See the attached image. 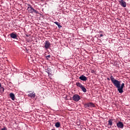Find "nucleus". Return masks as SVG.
Listing matches in <instances>:
<instances>
[{
	"label": "nucleus",
	"mask_w": 130,
	"mask_h": 130,
	"mask_svg": "<svg viewBox=\"0 0 130 130\" xmlns=\"http://www.w3.org/2000/svg\"><path fill=\"white\" fill-rule=\"evenodd\" d=\"M51 45V44L49 42V41H46L45 42V49H48L50 47V46Z\"/></svg>",
	"instance_id": "39448f33"
},
{
	"label": "nucleus",
	"mask_w": 130,
	"mask_h": 130,
	"mask_svg": "<svg viewBox=\"0 0 130 130\" xmlns=\"http://www.w3.org/2000/svg\"><path fill=\"white\" fill-rule=\"evenodd\" d=\"M46 73H47L48 76H49V75H50V69H49V70L47 69L46 71Z\"/></svg>",
	"instance_id": "a211bd4d"
},
{
	"label": "nucleus",
	"mask_w": 130,
	"mask_h": 130,
	"mask_svg": "<svg viewBox=\"0 0 130 130\" xmlns=\"http://www.w3.org/2000/svg\"><path fill=\"white\" fill-rule=\"evenodd\" d=\"M26 36L28 37V35H26Z\"/></svg>",
	"instance_id": "a878e982"
},
{
	"label": "nucleus",
	"mask_w": 130,
	"mask_h": 130,
	"mask_svg": "<svg viewBox=\"0 0 130 130\" xmlns=\"http://www.w3.org/2000/svg\"><path fill=\"white\" fill-rule=\"evenodd\" d=\"M119 3L121 7L123 8H126V2H124L123 0H119Z\"/></svg>",
	"instance_id": "423d86ee"
},
{
	"label": "nucleus",
	"mask_w": 130,
	"mask_h": 130,
	"mask_svg": "<svg viewBox=\"0 0 130 130\" xmlns=\"http://www.w3.org/2000/svg\"><path fill=\"white\" fill-rule=\"evenodd\" d=\"M27 10L29 13L31 14H33L34 13H36V14H39V12L37 11L36 10L34 9L32 6L29 5V7H27Z\"/></svg>",
	"instance_id": "f03ea898"
},
{
	"label": "nucleus",
	"mask_w": 130,
	"mask_h": 130,
	"mask_svg": "<svg viewBox=\"0 0 130 130\" xmlns=\"http://www.w3.org/2000/svg\"><path fill=\"white\" fill-rule=\"evenodd\" d=\"M28 97H30V98H35V93L34 92L30 93L27 95Z\"/></svg>",
	"instance_id": "9d476101"
},
{
	"label": "nucleus",
	"mask_w": 130,
	"mask_h": 130,
	"mask_svg": "<svg viewBox=\"0 0 130 130\" xmlns=\"http://www.w3.org/2000/svg\"><path fill=\"white\" fill-rule=\"evenodd\" d=\"M50 57H51L50 55H48L46 56V58H47V59H48V58H50Z\"/></svg>",
	"instance_id": "6ab92c4d"
},
{
	"label": "nucleus",
	"mask_w": 130,
	"mask_h": 130,
	"mask_svg": "<svg viewBox=\"0 0 130 130\" xmlns=\"http://www.w3.org/2000/svg\"><path fill=\"white\" fill-rule=\"evenodd\" d=\"M117 126L118 128H123V123L121 121H119L117 123Z\"/></svg>",
	"instance_id": "0eeeda50"
},
{
	"label": "nucleus",
	"mask_w": 130,
	"mask_h": 130,
	"mask_svg": "<svg viewBox=\"0 0 130 130\" xmlns=\"http://www.w3.org/2000/svg\"><path fill=\"white\" fill-rule=\"evenodd\" d=\"M84 108H88L90 107H95V105L93 103H88L84 104Z\"/></svg>",
	"instance_id": "20e7f679"
},
{
	"label": "nucleus",
	"mask_w": 130,
	"mask_h": 130,
	"mask_svg": "<svg viewBox=\"0 0 130 130\" xmlns=\"http://www.w3.org/2000/svg\"><path fill=\"white\" fill-rule=\"evenodd\" d=\"M108 125H110V126L112 125V119H110L108 120Z\"/></svg>",
	"instance_id": "f3484780"
},
{
	"label": "nucleus",
	"mask_w": 130,
	"mask_h": 130,
	"mask_svg": "<svg viewBox=\"0 0 130 130\" xmlns=\"http://www.w3.org/2000/svg\"><path fill=\"white\" fill-rule=\"evenodd\" d=\"M110 79L112 83L117 88L119 93H123V88L124 87V83H122L120 86V81L115 79L112 75L110 76Z\"/></svg>",
	"instance_id": "f257e3e1"
},
{
	"label": "nucleus",
	"mask_w": 130,
	"mask_h": 130,
	"mask_svg": "<svg viewBox=\"0 0 130 130\" xmlns=\"http://www.w3.org/2000/svg\"><path fill=\"white\" fill-rule=\"evenodd\" d=\"M10 97L12 100L14 101L15 100L16 97L15 96V94L13 93H10Z\"/></svg>",
	"instance_id": "9b49d317"
},
{
	"label": "nucleus",
	"mask_w": 130,
	"mask_h": 130,
	"mask_svg": "<svg viewBox=\"0 0 130 130\" xmlns=\"http://www.w3.org/2000/svg\"><path fill=\"white\" fill-rule=\"evenodd\" d=\"M54 23V24H56V25H57V26H58L59 29H60L62 27V26L60 25L59 23H58V22L55 21Z\"/></svg>",
	"instance_id": "4468645a"
},
{
	"label": "nucleus",
	"mask_w": 130,
	"mask_h": 130,
	"mask_svg": "<svg viewBox=\"0 0 130 130\" xmlns=\"http://www.w3.org/2000/svg\"><path fill=\"white\" fill-rule=\"evenodd\" d=\"M76 86H77V87H79V88H80V89L82 88V87L83 86V85H82V84H81V83H80V82H77L76 83Z\"/></svg>",
	"instance_id": "ddd939ff"
},
{
	"label": "nucleus",
	"mask_w": 130,
	"mask_h": 130,
	"mask_svg": "<svg viewBox=\"0 0 130 130\" xmlns=\"http://www.w3.org/2000/svg\"><path fill=\"white\" fill-rule=\"evenodd\" d=\"M107 79L108 80V81H110V80H111V79L109 78V77H107Z\"/></svg>",
	"instance_id": "4be33fe9"
},
{
	"label": "nucleus",
	"mask_w": 130,
	"mask_h": 130,
	"mask_svg": "<svg viewBox=\"0 0 130 130\" xmlns=\"http://www.w3.org/2000/svg\"><path fill=\"white\" fill-rule=\"evenodd\" d=\"M10 36L12 39H17V35L14 32L11 33Z\"/></svg>",
	"instance_id": "6e6552de"
},
{
	"label": "nucleus",
	"mask_w": 130,
	"mask_h": 130,
	"mask_svg": "<svg viewBox=\"0 0 130 130\" xmlns=\"http://www.w3.org/2000/svg\"><path fill=\"white\" fill-rule=\"evenodd\" d=\"M55 126H56L57 128L59 127L60 126V123L59 122H56L55 124Z\"/></svg>",
	"instance_id": "2eb2a0df"
},
{
	"label": "nucleus",
	"mask_w": 130,
	"mask_h": 130,
	"mask_svg": "<svg viewBox=\"0 0 130 130\" xmlns=\"http://www.w3.org/2000/svg\"><path fill=\"white\" fill-rule=\"evenodd\" d=\"M80 89H81L84 93H86V92H87V89H86V88H85V86H84V85Z\"/></svg>",
	"instance_id": "dca6fc26"
},
{
	"label": "nucleus",
	"mask_w": 130,
	"mask_h": 130,
	"mask_svg": "<svg viewBox=\"0 0 130 130\" xmlns=\"http://www.w3.org/2000/svg\"><path fill=\"white\" fill-rule=\"evenodd\" d=\"M99 33H103V31H100L99 32Z\"/></svg>",
	"instance_id": "b1692460"
},
{
	"label": "nucleus",
	"mask_w": 130,
	"mask_h": 130,
	"mask_svg": "<svg viewBox=\"0 0 130 130\" xmlns=\"http://www.w3.org/2000/svg\"><path fill=\"white\" fill-rule=\"evenodd\" d=\"M72 99L73 101H75V102H78L81 99V97L80 96V95H79V94H75L73 96Z\"/></svg>",
	"instance_id": "7ed1b4c3"
},
{
	"label": "nucleus",
	"mask_w": 130,
	"mask_h": 130,
	"mask_svg": "<svg viewBox=\"0 0 130 130\" xmlns=\"http://www.w3.org/2000/svg\"><path fill=\"white\" fill-rule=\"evenodd\" d=\"M79 80H81V81H87V80H88L86 77V76H85L84 75H81L80 77H79Z\"/></svg>",
	"instance_id": "1a4fd4ad"
},
{
	"label": "nucleus",
	"mask_w": 130,
	"mask_h": 130,
	"mask_svg": "<svg viewBox=\"0 0 130 130\" xmlns=\"http://www.w3.org/2000/svg\"><path fill=\"white\" fill-rule=\"evenodd\" d=\"M78 125H80V124H78Z\"/></svg>",
	"instance_id": "393cba45"
},
{
	"label": "nucleus",
	"mask_w": 130,
	"mask_h": 130,
	"mask_svg": "<svg viewBox=\"0 0 130 130\" xmlns=\"http://www.w3.org/2000/svg\"><path fill=\"white\" fill-rule=\"evenodd\" d=\"M91 74H95V71L94 70H91Z\"/></svg>",
	"instance_id": "aec40b11"
},
{
	"label": "nucleus",
	"mask_w": 130,
	"mask_h": 130,
	"mask_svg": "<svg viewBox=\"0 0 130 130\" xmlns=\"http://www.w3.org/2000/svg\"><path fill=\"white\" fill-rule=\"evenodd\" d=\"M100 37H103V35L101 34V35H100Z\"/></svg>",
	"instance_id": "5701e85b"
},
{
	"label": "nucleus",
	"mask_w": 130,
	"mask_h": 130,
	"mask_svg": "<svg viewBox=\"0 0 130 130\" xmlns=\"http://www.w3.org/2000/svg\"><path fill=\"white\" fill-rule=\"evenodd\" d=\"M5 92V88L2 86V83L0 82V93H4Z\"/></svg>",
	"instance_id": "f8f14e48"
},
{
	"label": "nucleus",
	"mask_w": 130,
	"mask_h": 130,
	"mask_svg": "<svg viewBox=\"0 0 130 130\" xmlns=\"http://www.w3.org/2000/svg\"><path fill=\"white\" fill-rule=\"evenodd\" d=\"M1 130H8V129H7V127H5L2 128Z\"/></svg>",
	"instance_id": "412c9836"
}]
</instances>
